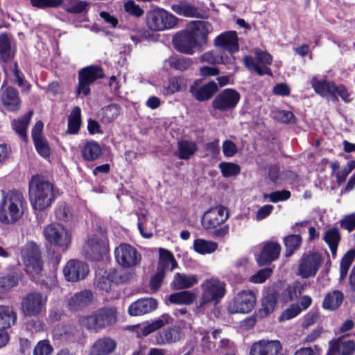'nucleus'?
Returning <instances> with one entry per match:
<instances>
[{"mask_svg":"<svg viewBox=\"0 0 355 355\" xmlns=\"http://www.w3.org/2000/svg\"><path fill=\"white\" fill-rule=\"evenodd\" d=\"M27 208L23 193L12 189L3 195L0 201V222L12 224L19 220Z\"/></svg>","mask_w":355,"mask_h":355,"instance_id":"nucleus-3","label":"nucleus"},{"mask_svg":"<svg viewBox=\"0 0 355 355\" xmlns=\"http://www.w3.org/2000/svg\"><path fill=\"white\" fill-rule=\"evenodd\" d=\"M22 101L17 89L3 84L0 88V107L2 112L17 113Z\"/></svg>","mask_w":355,"mask_h":355,"instance_id":"nucleus-13","label":"nucleus"},{"mask_svg":"<svg viewBox=\"0 0 355 355\" xmlns=\"http://www.w3.org/2000/svg\"><path fill=\"white\" fill-rule=\"evenodd\" d=\"M106 275L109 280H110L112 286H117L121 284H123L128 279L127 274L125 272L115 268L110 269Z\"/></svg>","mask_w":355,"mask_h":355,"instance_id":"nucleus-50","label":"nucleus"},{"mask_svg":"<svg viewBox=\"0 0 355 355\" xmlns=\"http://www.w3.org/2000/svg\"><path fill=\"white\" fill-rule=\"evenodd\" d=\"M116 262L123 268L137 266L141 261V254L137 249L128 243H121L114 250Z\"/></svg>","mask_w":355,"mask_h":355,"instance_id":"nucleus-16","label":"nucleus"},{"mask_svg":"<svg viewBox=\"0 0 355 355\" xmlns=\"http://www.w3.org/2000/svg\"><path fill=\"white\" fill-rule=\"evenodd\" d=\"M53 349L49 340H40L34 348L33 355H50Z\"/></svg>","mask_w":355,"mask_h":355,"instance_id":"nucleus-54","label":"nucleus"},{"mask_svg":"<svg viewBox=\"0 0 355 355\" xmlns=\"http://www.w3.org/2000/svg\"><path fill=\"white\" fill-rule=\"evenodd\" d=\"M257 296L254 291L243 290L237 293L227 305L230 313H248L255 306Z\"/></svg>","mask_w":355,"mask_h":355,"instance_id":"nucleus-10","label":"nucleus"},{"mask_svg":"<svg viewBox=\"0 0 355 355\" xmlns=\"http://www.w3.org/2000/svg\"><path fill=\"white\" fill-rule=\"evenodd\" d=\"M14 57L13 53L11 52V44L7 34L3 33L0 35V60L4 62L8 63L12 60Z\"/></svg>","mask_w":355,"mask_h":355,"instance_id":"nucleus-42","label":"nucleus"},{"mask_svg":"<svg viewBox=\"0 0 355 355\" xmlns=\"http://www.w3.org/2000/svg\"><path fill=\"white\" fill-rule=\"evenodd\" d=\"M159 253V257L157 268L163 269V270L166 272L169 268L171 270H173L178 266V263L171 251L160 248Z\"/></svg>","mask_w":355,"mask_h":355,"instance_id":"nucleus-37","label":"nucleus"},{"mask_svg":"<svg viewBox=\"0 0 355 355\" xmlns=\"http://www.w3.org/2000/svg\"><path fill=\"white\" fill-rule=\"evenodd\" d=\"M94 300V295L92 291L88 289L82 290L76 293L71 296L67 303L68 309L73 312L83 310L89 306Z\"/></svg>","mask_w":355,"mask_h":355,"instance_id":"nucleus-26","label":"nucleus"},{"mask_svg":"<svg viewBox=\"0 0 355 355\" xmlns=\"http://www.w3.org/2000/svg\"><path fill=\"white\" fill-rule=\"evenodd\" d=\"M223 152L225 157H231L238 151L236 144L231 140H225L223 143Z\"/></svg>","mask_w":355,"mask_h":355,"instance_id":"nucleus-62","label":"nucleus"},{"mask_svg":"<svg viewBox=\"0 0 355 355\" xmlns=\"http://www.w3.org/2000/svg\"><path fill=\"white\" fill-rule=\"evenodd\" d=\"M277 292L273 290L263 295L261 307L257 311L259 319L266 318L274 311L277 305Z\"/></svg>","mask_w":355,"mask_h":355,"instance_id":"nucleus-28","label":"nucleus"},{"mask_svg":"<svg viewBox=\"0 0 355 355\" xmlns=\"http://www.w3.org/2000/svg\"><path fill=\"white\" fill-rule=\"evenodd\" d=\"M17 320V313L12 307L0 305V348L5 346L9 340L6 329L13 325Z\"/></svg>","mask_w":355,"mask_h":355,"instance_id":"nucleus-20","label":"nucleus"},{"mask_svg":"<svg viewBox=\"0 0 355 355\" xmlns=\"http://www.w3.org/2000/svg\"><path fill=\"white\" fill-rule=\"evenodd\" d=\"M272 272V269L270 268H265L260 269L255 274L250 276L249 281L254 284H261L268 279Z\"/></svg>","mask_w":355,"mask_h":355,"instance_id":"nucleus-51","label":"nucleus"},{"mask_svg":"<svg viewBox=\"0 0 355 355\" xmlns=\"http://www.w3.org/2000/svg\"><path fill=\"white\" fill-rule=\"evenodd\" d=\"M202 294L196 305V312L204 314L206 306L213 303L218 304L226 293L225 284L217 279H207L200 285Z\"/></svg>","mask_w":355,"mask_h":355,"instance_id":"nucleus-5","label":"nucleus"},{"mask_svg":"<svg viewBox=\"0 0 355 355\" xmlns=\"http://www.w3.org/2000/svg\"><path fill=\"white\" fill-rule=\"evenodd\" d=\"M33 113V110H29L26 114L13 119L10 123L12 130L24 141H28L27 128L31 123Z\"/></svg>","mask_w":355,"mask_h":355,"instance_id":"nucleus-30","label":"nucleus"},{"mask_svg":"<svg viewBox=\"0 0 355 355\" xmlns=\"http://www.w3.org/2000/svg\"><path fill=\"white\" fill-rule=\"evenodd\" d=\"M31 6L37 9L46 10L50 8H58L64 1H30Z\"/></svg>","mask_w":355,"mask_h":355,"instance_id":"nucleus-60","label":"nucleus"},{"mask_svg":"<svg viewBox=\"0 0 355 355\" xmlns=\"http://www.w3.org/2000/svg\"><path fill=\"white\" fill-rule=\"evenodd\" d=\"M224 178L236 176L241 173V167L233 162H220L218 165Z\"/></svg>","mask_w":355,"mask_h":355,"instance_id":"nucleus-48","label":"nucleus"},{"mask_svg":"<svg viewBox=\"0 0 355 355\" xmlns=\"http://www.w3.org/2000/svg\"><path fill=\"white\" fill-rule=\"evenodd\" d=\"M117 320V311L111 307H102L90 315H82L78 322L80 326L89 331H98L107 326H112Z\"/></svg>","mask_w":355,"mask_h":355,"instance_id":"nucleus-4","label":"nucleus"},{"mask_svg":"<svg viewBox=\"0 0 355 355\" xmlns=\"http://www.w3.org/2000/svg\"><path fill=\"white\" fill-rule=\"evenodd\" d=\"M178 157L181 159H189L198 150L196 142L182 140L178 142Z\"/></svg>","mask_w":355,"mask_h":355,"instance_id":"nucleus-40","label":"nucleus"},{"mask_svg":"<svg viewBox=\"0 0 355 355\" xmlns=\"http://www.w3.org/2000/svg\"><path fill=\"white\" fill-rule=\"evenodd\" d=\"M201 83L202 80H196L189 87V93L198 102L207 101L216 94L219 87L214 80L204 85H201Z\"/></svg>","mask_w":355,"mask_h":355,"instance_id":"nucleus-18","label":"nucleus"},{"mask_svg":"<svg viewBox=\"0 0 355 355\" xmlns=\"http://www.w3.org/2000/svg\"><path fill=\"white\" fill-rule=\"evenodd\" d=\"M322 261V256L318 252H309V253L304 254L298 267L299 275L302 278L315 276L321 266Z\"/></svg>","mask_w":355,"mask_h":355,"instance_id":"nucleus-17","label":"nucleus"},{"mask_svg":"<svg viewBox=\"0 0 355 355\" xmlns=\"http://www.w3.org/2000/svg\"><path fill=\"white\" fill-rule=\"evenodd\" d=\"M184 333L180 325L174 324L164 327L156 335V341L159 345H170L179 342Z\"/></svg>","mask_w":355,"mask_h":355,"instance_id":"nucleus-24","label":"nucleus"},{"mask_svg":"<svg viewBox=\"0 0 355 355\" xmlns=\"http://www.w3.org/2000/svg\"><path fill=\"white\" fill-rule=\"evenodd\" d=\"M120 113V106L116 103H111L103 109V119L106 123L114 121Z\"/></svg>","mask_w":355,"mask_h":355,"instance_id":"nucleus-49","label":"nucleus"},{"mask_svg":"<svg viewBox=\"0 0 355 355\" xmlns=\"http://www.w3.org/2000/svg\"><path fill=\"white\" fill-rule=\"evenodd\" d=\"M221 60L222 58L216 55L213 51L204 53L200 57V62H207L212 65L220 63Z\"/></svg>","mask_w":355,"mask_h":355,"instance_id":"nucleus-59","label":"nucleus"},{"mask_svg":"<svg viewBox=\"0 0 355 355\" xmlns=\"http://www.w3.org/2000/svg\"><path fill=\"white\" fill-rule=\"evenodd\" d=\"M165 271L163 269L157 268L156 273L151 277L149 286L151 290L157 291L161 285L163 279L165 277Z\"/></svg>","mask_w":355,"mask_h":355,"instance_id":"nucleus-57","label":"nucleus"},{"mask_svg":"<svg viewBox=\"0 0 355 355\" xmlns=\"http://www.w3.org/2000/svg\"><path fill=\"white\" fill-rule=\"evenodd\" d=\"M212 31L211 24L207 21H196L188 30L177 33L173 37L174 49L184 54L193 55L206 45L208 35Z\"/></svg>","mask_w":355,"mask_h":355,"instance_id":"nucleus-1","label":"nucleus"},{"mask_svg":"<svg viewBox=\"0 0 355 355\" xmlns=\"http://www.w3.org/2000/svg\"><path fill=\"white\" fill-rule=\"evenodd\" d=\"M125 11L130 16L139 18L144 14V10L135 1H125Z\"/></svg>","mask_w":355,"mask_h":355,"instance_id":"nucleus-53","label":"nucleus"},{"mask_svg":"<svg viewBox=\"0 0 355 355\" xmlns=\"http://www.w3.org/2000/svg\"><path fill=\"white\" fill-rule=\"evenodd\" d=\"M343 300V292L339 290H334L324 296L322 306L326 310L335 311L340 306Z\"/></svg>","mask_w":355,"mask_h":355,"instance_id":"nucleus-35","label":"nucleus"},{"mask_svg":"<svg viewBox=\"0 0 355 355\" xmlns=\"http://www.w3.org/2000/svg\"><path fill=\"white\" fill-rule=\"evenodd\" d=\"M19 279L17 272L0 276V300L6 298L10 291L18 286Z\"/></svg>","mask_w":355,"mask_h":355,"instance_id":"nucleus-31","label":"nucleus"},{"mask_svg":"<svg viewBox=\"0 0 355 355\" xmlns=\"http://www.w3.org/2000/svg\"><path fill=\"white\" fill-rule=\"evenodd\" d=\"M116 347L114 340L105 337L98 339L92 345L90 355H107L112 353Z\"/></svg>","mask_w":355,"mask_h":355,"instance_id":"nucleus-32","label":"nucleus"},{"mask_svg":"<svg viewBox=\"0 0 355 355\" xmlns=\"http://www.w3.org/2000/svg\"><path fill=\"white\" fill-rule=\"evenodd\" d=\"M240 98L241 95L238 91L233 88H226L216 96L211 106L220 112L231 111L237 106Z\"/></svg>","mask_w":355,"mask_h":355,"instance_id":"nucleus-15","label":"nucleus"},{"mask_svg":"<svg viewBox=\"0 0 355 355\" xmlns=\"http://www.w3.org/2000/svg\"><path fill=\"white\" fill-rule=\"evenodd\" d=\"M86 257L92 261H99L109 252V242L106 236L93 235L83 246Z\"/></svg>","mask_w":355,"mask_h":355,"instance_id":"nucleus-11","label":"nucleus"},{"mask_svg":"<svg viewBox=\"0 0 355 355\" xmlns=\"http://www.w3.org/2000/svg\"><path fill=\"white\" fill-rule=\"evenodd\" d=\"M199 73L203 78L216 76L220 73V69L216 67L202 66L199 68Z\"/></svg>","mask_w":355,"mask_h":355,"instance_id":"nucleus-64","label":"nucleus"},{"mask_svg":"<svg viewBox=\"0 0 355 355\" xmlns=\"http://www.w3.org/2000/svg\"><path fill=\"white\" fill-rule=\"evenodd\" d=\"M334 83H329L326 80H319L316 77L311 80V86L316 94L324 97L327 95H332V89L334 86Z\"/></svg>","mask_w":355,"mask_h":355,"instance_id":"nucleus-41","label":"nucleus"},{"mask_svg":"<svg viewBox=\"0 0 355 355\" xmlns=\"http://www.w3.org/2000/svg\"><path fill=\"white\" fill-rule=\"evenodd\" d=\"M81 123V110L79 107L76 106L71 110L68 118L67 132L71 135L78 134Z\"/></svg>","mask_w":355,"mask_h":355,"instance_id":"nucleus-39","label":"nucleus"},{"mask_svg":"<svg viewBox=\"0 0 355 355\" xmlns=\"http://www.w3.org/2000/svg\"><path fill=\"white\" fill-rule=\"evenodd\" d=\"M24 263L30 272L39 275L43 270V261L39 246L34 242L28 243L23 251Z\"/></svg>","mask_w":355,"mask_h":355,"instance_id":"nucleus-14","label":"nucleus"},{"mask_svg":"<svg viewBox=\"0 0 355 355\" xmlns=\"http://www.w3.org/2000/svg\"><path fill=\"white\" fill-rule=\"evenodd\" d=\"M197 295L189 291L174 293L168 296V301L174 304H191L196 299Z\"/></svg>","mask_w":355,"mask_h":355,"instance_id":"nucleus-38","label":"nucleus"},{"mask_svg":"<svg viewBox=\"0 0 355 355\" xmlns=\"http://www.w3.org/2000/svg\"><path fill=\"white\" fill-rule=\"evenodd\" d=\"M281 249L280 244L277 241L265 242L257 258V264L259 266H264L277 260L279 258Z\"/></svg>","mask_w":355,"mask_h":355,"instance_id":"nucleus-21","label":"nucleus"},{"mask_svg":"<svg viewBox=\"0 0 355 355\" xmlns=\"http://www.w3.org/2000/svg\"><path fill=\"white\" fill-rule=\"evenodd\" d=\"M243 63L248 70H254L259 76H272V71L268 67H260L258 62H256L251 55H245L243 58Z\"/></svg>","mask_w":355,"mask_h":355,"instance_id":"nucleus-43","label":"nucleus"},{"mask_svg":"<svg viewBox=\"0 0 355 355\" xmlns=\"http://www.w3.org/2000/svg\"><path fill=\"white\" fill-rule=\"evenodd\" d=\"M146 26L155 32L173 28L178 24V18L163 8H155L147 12Z\"/></svg>","mask_w":355,"mask_h":355,"instance_id":"nucleus-7","label":"nucleus"},{"mask_svg":"<svg viewBox=\"0 0 355 355\" xmlns=\"http://www.w3.org/2000/svg\"><path fill=\"white\" fill-rule=\"evenodd\" d=\"M104 77L105 73L101 67L90 65L81 69L78 73V84L76 89V96H89L92 83Z\"/></svg>","mask_w":355,"mask_h":355,"instance_id":"nucleus-8","label":"nucleus"},{"mask_svg":"<svg viewBox=\"0 0 355 355\" xmlns=\"http://www.w3.org/2000/svg\"><path fill=\"white\" fill-rule=\"evenodd\" d=\"M158 306V302L153 297H141L132 302L128 309L131 316H139L149 313Z\"/></svg>","mask_w":355,"mask_h":355,"instance_id":"nucleus-23","label":"nucleus"},{"mask_svg":"<svg viewBox=\"0 0 355 355\" xmlns=\"http://www.w3.org/2000/svg\"><path fill=\"white\" fill-rule=\"evenodd\" d=\"M88 6L89 3L87 1H78L74 5L64 6V9L69 13L80 14L87 11Z\"/></svg>","mask_w":355,"mask_h":355,"instance_id":"nucleus-58","label":"nucleus"},{"mask_svg":"<svg viewBox=\"0 0 355 355\" xmlns=\"http://www.w3.org/2000/svg\"><path fill=\"white\" fill-rule=\"evenodd\" d=\"M33 143L36 151L40 156L44 158L49 157L50 156L51 148L45 137L33 141Z\"/></svg>","mask_w":355,"mask_h":355,"instance_id":"nucleus-52","label":"nucleus"},{"mask_svg":"<svg viewBox=\"0 0 355 355\" xmlns=\"http://www.w3.org/2000/svg\"><path fill=\"white\" fill-rule=\"evenodd\" d=\"M214 45L232 54L239 50V38L236 31H226L218 35L214 40Z\"/></svg>","mask_w":355,"mask_h":355,"instance_id":"nucleus-25","label":"nucleus"},{"mask_svg":"<svg viewBox=\"0 0 355 355\" xmlns=\"http://www.w3.org/2000/svg\"><path fill=\"white\" fill-rule=\"evenodd\" d=\"M331 96H336V94H338L345 103H349L352 101L351 94L344 85L334 84Z\"/></svg>","mask_w":355,"mask_h":355,"instance_id":"nucleus-56","label":"nucleus"},{"mask_svg":"<svg viewBox=\"0 0 355 355\" xmlns=\"http://www.w3.org/2000/svg\"><path fill=\"white\" fill-rule=\"evenodd\" d=\"M340 227L352 232L355 230V214L345 216L340 220Z\"/></svg>","mask_w":355,"mask_h":355,"instance_id":"nucleus-61","label":"nucleus"},{"mask_svg":"<svg viewBox=\"0 0 355 355\" xmlns=\"http://www.w3.org/2000/svg\"><path fill=\"white\" fill-rule=\"evenodd\" d=\"M167 62L171 69L181 72L190 70L193 64L192 58L180 55L170 56Z\"/></svg>","mask_w":355,"mask_h":355,"instance_id":"nucleus-34","label":"nucleus"},{"mask_svg":"<svg viewBox=\"0 0 355 355\" xmlns=\"http://www.w3.org/2000/svg\"><path fill=\"white\" fill-rule=\"evenodd\" d=\"M89 272L88 265L78 259L67 261L63 268V274L67 282H76L84 279Z\"/></svg>","mask_w":355,"mask_h":355,"instance_id":"nucleus-19","label":"nucleus"},{"mask_svg":"<svg viewBox=\"0 0 355 355\" xmlns=\"http://www.w3.org/2000/svg\"><path fill=\"white\" fill-rule=\"evenodd\" d=\"M256 58L258 63L262 64L264 66L268 67L272 62V55L266 51L259 50L256 52Z\"/></svg>","mask_w":355,"mask_h":355,"instance_id":"nucleus-63","label":"nucleus"},{"mask_svg":"<svg viewBox=\"0 0 355 355\" xmlns=\"http://www.w3.org/2000/svg\"><path fill=\"white\" fill-rule=\"evenodd\" d=\"M171 9L176 14L185 17L205 19L207 17L205 12L194 6L187 3V1H178V3L173 4Z\"/></svg>","mask_w":355,"mask_h":355,"instance_id":"nucleus-29","label":"nucleus"},{"mask_svg":"<svg viewBox=\"0 0 355 355\" xmlns=\"http://www.w3.org/2000/svg\"><path fill=\"white\" fill-rule=\"evenodd\" d=\"M173 320V318L170 315L164 313L157 320L153 321L151 323L146 326L144 328V331L146 334L153 333L164 327L166 324H171Z\"/></svg>","mask_w":355,"mask_h":355,"instance_id":"nucleus-44","label":"nucleus"},{"mask_svg":"<svg viewBox=\"0 0 355 355\" xmlns=\"http://www.w3.org/2000/svg\"><path fill=\"white\" fill-rule=\"evenodd\" d=\"M28 196L34 210L44 211L55 200L53 184L44 176L34 175L28 183Z\"/></svg>","mask_w":355,"mask_h":355,"instance_id":"nucleus-2","label":"nucleus"},{"mask_svg":"<svg viewBox=\"0 0 355 355\" xmlns=\"http://www.w3.org/2000/svg\"><path fill=\"white\" fill-rule=\"evenodd\" d=\"M94 284L98 289L105 291L106 293L110 291L112 286H113L106 275H101L100 274H96L94 279Z\"/></svg>","mask_w":355,"mask_h":355,"instance_id":"nucleus-55","label":"nucleus"},{"mask_svg":"<svg viewBox=\"0 0 355 355\" xmlns=\"http://www.w3.org/2000/svg\"><path fill=\"white\" fill-rule=\"evenodd\" d=\"M282 349L278 340H261L252 345L250 355H278Z\"/></svg>","mask_w":355,"mask_h":355,"instance_id":"nucleus-22","label":"nucleus"},{"mask_svg":"<svg viewBox=\"0 0 355 355\" xmlns=\"http://www.w3.org/2000/svg\"><path fill=\"white\" fill-rule=\"evenodd\" d=\"M46 297L39 292L28 293L21 302L23 313L26 317H37L46 308Z\"/></svg>","mask_w":355,"mask_h":355,"instance_id":"nucleus-12","label":"nucleus"},{"mask_svg":"<svg viewBox=\"0 0 355 355\" xmlns=\"http://www.w3.org/2000/svg\"><path fill=\"white\" fill-rule=\"evenodd\" d=\"M197 283L198 277L196 275H187L185 274L176 273L171 283V287L175 290H182L191 288Z\"/></svg>","mask_w":355,"mask_h":355,"instance_id":"nucleus-36","label":"nucleus"},{"mask_svg":"<svg viewBox=\"0 0 355 355\" xmlns=\"http://www.w3.org/2000/svg\"><path fill=\"white\" fill-rule=\"evenodd\" d=\"M217 243L214 241L198 239L193 242L194 250L202 254L212 253L217 249Z\"/></svg>","mask_w":355,"mask_h":355,"instance_id":"nucleus-45","label":"nucleus"},{"mask_svg":"<svg viewBox=\"0 0 355 355\" xmlns=\"http://www.w3.org/2000/svg\"><path fill=\"white\" fill-rule=\"evenodd\" d=\"M345 336L329 341L327 355H354L355 342L353 340H343Z\"/></svg>","mask_w":355,"mask_h":355,"instance_id":"nucleus-27","label":"nucleus"},{"mask_svg":"<svg viewBox=\"0 0 355 355\" xmlns=\"http://www.w3.org/2000/svg\"><path fill=\"white\" fill-rule=\"evenodd\" d=\"M229 217L228 211L222 205L210 208L205 212L202 218V225L207 230H214L215 238L222 239L228 234L230 227L223 224Z\"/></svg>","mask_w":355,"mask_h":355,"instance_id":"nucleus-6","label":"nucleus"},{"mask_svg":"<svg viewBox=\"0 0 355 355\" xmlns=\"http://www.w3.org/2000/svg\"><path fill=\"white\" fill-rule=\"evenodd\" d=\"M103 150L95 141H87L81 148V156L85 161L92 162L101 157Z\"/></svg>","mask_w":355,"mask_h":355,"instance_id":"nucleus-33","label":"nucleus"},{"mask_svg":"<svg viewBox=\"0 0 355 355\" xmlns=\"http://www.w3.org/2000/svg\"><path fill=\"white\" fill-rule=\"evenodd\" d=\"M44 235L51 245L60 248L63 252L67 251L71 243V234L64 226L51 223L44 229Z\"/></svg>","mask_w":355,"mask_h":355,"instance_id":"nucleus-9","label":"nucleus"},{"mask_svg":"<svg viewBox=\"0 0 355 355\" xmlns=\"http://www.w3.org/2000/svg\"><path fill=\"white\" fill-rule=\"evenodd\" d=\"M323 240L327 245H339L341 241L339 228L337 226L328 228L324 233Z\"/></svg>","mask_w":355,"mask_h":355,"instance_id":"nucleus-47","label":"nucleus"},{"mask_svg":"<svg viewBox=\"0 0 355 355\" xmlns=\"http://www.w3.org/2000/svg\"><path fill=\"white\" fill-rule=\"evenodd\" d=\"M185 79L183 76H173L168 78L167 85L165 87L166 94L171 95L180 92L182 87H185Z\"/></svg>","mask_w":355,"mask_h":355,"instance_id":"nucleus-46","label":"nucleus"}]
</instances>
